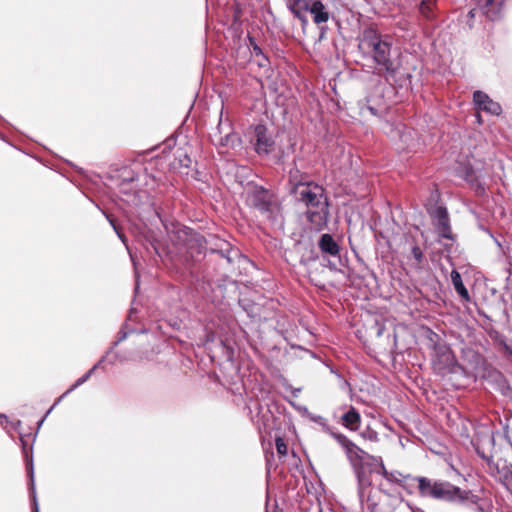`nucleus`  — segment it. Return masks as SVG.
<instances>
[{
  "label": "nucleus",
  "instance_id": "1",
  "mask_svg": "<svg viewBox=\"0 0 512 512\" xmlns=\"http://www.w3.org/2000/svg\"><path fill=\"white\" fill-rule=\"evenodd\" d=\"M334 439L345 451L346 457L353 467L358 483V496L361 502L368 500L372 480L370 475L365 471L363 461L365 451L358 447L354 442L340 433L332 434Z\"/></svg>",
  "mask_w": 512,
  "mask_h": 512
},
{
  "label": "nucleus",
  "instance_id": "28",
  "mask_svg": "<svg viewBox=\"0 0 512 512\" xmlns=\"http://www.w3.org/2000/svg\"><path fill=\"white\" fill-rule=\"evenodd\" d=\"M475 11H476V9H472V10L469 12V16H470L471 18H473V17L475 16Z\"/></svg>",
  "mask_w": 512,
  "mask_h": 512
},
{
  "label": "nucleus",
  "instance_id": "15",
  "mask_svg": "<svg viewBox=\"0 0 512 512\" xmlns=\"http://www.w3.org/2000/svg\"><path fill=\"white\" fill-rule=\"evenodd\" d=\"M499 480L507 490L512 486V466L504 465L499 470Z\"/></svg>",
  "mask_w": 512,
  "mask_h": 512
},
{
  "label": "nucleus",
  "instance_id": "4",
  "mask_svg": "<svg viewBox=\"0 0 512 512\" xmlns=\"http://www.w3.org/2000/svg\"><path fill=\"white\" fill-rule=\"evenodd\" d=\"M363 42L372 49L374 60L383 71H394L390 60L391 42L387 37L383 38L375 30L369 29L364 32Z\"/></svg>",
  "mask_w": 512,
  "mask_h": 512
},
{
  "label": "nucleus",
  "instance_id": "8",
  "mask_svg": "<svg viewBox=\"0 0 512 512\" xmlns=\"http://www.w3.org/2000/svg\"><path fill=\"white\" fill-rule=\"evenodd\" d=\"M477 6L491 20L499 17L503 0H476Z\"/></svg>",
  "mask_w": 512,
  "mask_h": 512
},
{
  "label": "nucleus",
  "instance_id": "25",
  "mask_svg": "<svg viewBox=\"0 0 512 512\" xmlns=\"http://www.w3.org/2000/svg\"><path fill=\"white\" fill-rule=\"evenodd\" d=\"M476 192L479 193V194L484 193V187L481 186L480 184H477L476 185Z\"/></svg>",
  "mask_w": 512,
  "mask_h": 512
},
{
  "label": "nucleus",
  "instance_id": "13",
  "mask_svg": "<svg viewBox=\"0 0 512 512\" xmlns=\"http://www.w3.org/2000/svg\"><path fill=\"white\" fill-rule=\"evenodd\" d=\"M451 281L453 283L455 290L461 296V298L465 301H469L470 296H469L468 290L465 288V286L462 282L460 273L457 272L456 270H453L451 272Z\"/></svg>",
  "mask_w": 512,
  "mask_h": 512
},
{
  "label": "nucleus",
  "instance_id": "23",
  "mask_svg": "<svg viewBox=\"0 0 512 512\" xmlns=\"http://www.w3.org/2000/svg\"><path fill=\"white\" fill-rule=\"evenodd\" d=\"M397 133L399 134L400 139H401L405 144L409 145V144L407 143V138H408V134H409V133H403V134H400V132H399V131H397Z\"/></svg>",
  "mask_w": 512,
  "mask_h": 512
},
{
  "label": "nucleus",
  "instance_id": "33",
  "mask_svg": "<svg viewBox=\"0 0 512 512\" xmlns=\"http://www.w3.org/2000/svg\"><path fill=\"white\" fill-rule=\"evenodd\" d=\"M119 238H121V241H124V238H122L121 234H119Z\"/></svg>",
  "mask_w": 512,
  "mask_h": 512
},
{
  "label": "nucleus",
  "instance_id": "27",
  "mask_svg": "<svg viewBox=\"0 0 512 512\" xmlns=\"http://www.w3.org/2000/svg\"><path fill=\"white\" fill-rule=\"evenodd\" d=\"M367 109L371 112V114L376 115V110L372 106H367Z\"/></svg>",
  "mask_w": 512,
  "mask_h": 512
},
{
  "label": "nucleus",
  "instance_id": "10",
  "mask_svg": "<svg viewBox=\"0 0 512 512\" xmlns=\"http://www.w3.org/2000/svg\"><path fill=\"white\" fill-rule=\"evenodd\" d=\"M319 248L323 253L329 254L331 256H337L340 251L338 243L330 234H323L320 237Z\"/></svg>",
  "mask_w": 512,
  "mask_h": 512
},
{
  "label": "nucleus",
  "instance_id": "9",
  "mask_svg": "<svg viewBox=\"0 0 512 512\" xmlns=\"http://www.w3.org/2000/svg\"><path fill=\"white\" fill-rule=\"evenodd\" d=\"M256 135V151L258 154H267L273 142L271 138L267 135L266 128L262 125H258L255 128Z\"/></svg>",
  "mask_w": 512,
  "mask_h": 512
},
{
  "label": "nucleus",
  "instance_id": "34",
  "mask_svg": "<svg viewBox=\"0 0 512 512\" xmlns=\"http://www.w3.org/2000/svg\"><path fill=\"white\" fill-rule=\"evenodd\" d=\"M508 491L512 493V486L508 489Z\"/></svg>",
  "mask_w": 512,
  "mask_h": 512
},
{
  "label": "nucleus",
  "instance_id": "35",
  "mask_svg": "<svg viewBox=\"0 0 512 512\" xmlns=\"http://www.w3.org/2000/svg\"><path fill=\"white\" fill-rule=\"evenodd\" d=\"M433 2H435V0H433Z\"/></svg>",
  "mask_w": 512,
  "mask_h": 512
},
{
  "label": "nucleus",
  "instance_id": "29",
  "mask_svg": "<svg viewBox=\"0 0 512 512\" xmlns=\"http://www.w3.org/2000/svg\"><path fill=\"white\" fill-rule=\"evenodd\" d=\"M466 180L469 181V182H472L473 178L469 174H467L466 175Z\"/></svg>",
  "mask_w": 512,
  "mask_h": 512
},
{
  "label": "nucleus",
  "instance_id": "16",
  "mask_svg": "<svg viewBox=\"0 0 512 512\" xmlns=\"http://www.w3.org/2000/svg\"><path fill=\"white\" fill-rule=\"evenodd\" d=\"M372 458H378L377 456H373L365 452L364 455V469L365 471L370 475L371 473H376L375 470L379 469V463L376 461H373Z\"/></svg>",
  "mask_w": 512,
  "mask_h": 512
},
{
  "label": "nucleus",
  "instance_id": "11",
  "mask_svg": "<svg viewBox=\"0 0 512 512\" xmlns=\"http://www.w3.org/2000/svg\"><path fill=\"white\" fill-rule=\"evenodd\" d=\"M343 426L351 431H356L361 424V416L358 411L350 407V409L341 418Z\"/></svg>",
  "mask_w": 512,
  "mask_h": 512
},
{
  "label": "nucleus",
  "instance_id": "2",
  "mask_svg": "<svg viewBox=\"0 0 512 512\" xmlns=\"http://www.w3.org/2000/svg\"><path fill=\"white\" fill-rule=\"evenodd\" d=\"M418 483L422 496L453 502L470 500L476 503L477 501V497L470 495V492L463 491L448 482H432L426 478H419Z\"/></svg>",
  "mask_w": 512,
  "mask_h": 512
},
{
  "label": "nucleus",
  "instance_id": "18",
  "mask_svg": "<svg viewBox=\"0 0 512 512\" xmlns=\"http://www.w3.org/2000/svg\"><path fill=\"white\" fill-rule=\"evenodd\" d=\"M434 4L435 2H433V0H422L419 5L420 13L426 18H430L432 16Z\"/></svg>",
  "mask_w": 512,
  "mask_h": 512
},
{
  "label": "nucleus",
  "instance_id": "14",
  "mask_svg": "<svg viewBox=\"0 0 512 512\" xmlns=\"http://www.w3.org/2000/svg\"><path fill=\"white\" fill-rule=\"evenodd\" d=\"M373 461H376L379 463V469L375 470L377 474L382 475L387 481L390 482H398L400 473L397 472H388L387 469L384 466L382 458H372Z\"/></svg>",
  "mask_w": 512,
  "mask_h": 512
},
{
  "label": "nucleus",
  "instance_id": "24",
  "mask_svg": "<svg viewBox=\"0 0 512 512\" xmlns=\"http://www.w3.org/2000/svg\"><path fill=\"white\" fill-rule=\"evenodd\" d=\"M7 422H8V418H7V416H6V415H4V414H0V425H2V426H3V425H4L5 423H7Z\"/></svg>",
  "mask_w": 512,
  "mask_h": 512
},
{
  "label": "nucleus",
  "instance_id": "30",
  "mask_svg": "<svg viewBox=\"0 0 512 512\" xmlns=\"http://www.w3.org/2000/svg\"><path fill=\"white\" fill-rule=\"evenodd\" d=\"M28 469H29V473H30V475H31V477H32V476H33V467H32V466H30Z\"/></svg>",
  "mask_w": 512,
  "mask_h": 512
},
{
  "label": "nucleus",
  "instance_id": "6",
  "mask_svg": "<svg viewBox=\"0 0 512 512\" xmlns=\"http://www.w3.org/2000/svg\"><path fill=\"white\" fill-rule=\"evenodd\" d=\"M473 100L477 109L492 115H499L502 111L500 104L490 99L489 96L482 91L474 92Z\"/></svg>",
  "mask_w": 512,
  "mask_h": 512
},
{
  "label": "nucleus",
  "instance_id": "17",
  "mask_svg": "<svg viewBox=\"0 0 512 512\" xmlns=\"http://www.w3.org/2000/svg\"><path fill=\"white\" fill-rule=\"evenodd\" d=\"M290 182L295 186V190L304 187L307 183L303 181V177L298 169L291 170L289 173Z\"/></svg>",
  "mask_w": 512,
  "mask_h": 512
},
{
  "label": "nucleus",
  "instance_id": "12",
  "mask_svg": "<svg viewBox=\"0 0 512 512\" xmlns=\"http://www.w3.org/2000/svg\"><path fill=\"white\" fill-rule=\"evenodd\" d=\"M309 11L313 15V21L316 24L325 23L329 19V14L320 1H314L310 6Z\"/></svg>",
  "mask_w": 512,
  "mask_h": 512
},
{
  "label": "nucleus",
  "instance_id": "19",
  "mask_svg": "<svg viewBox=\"0 0 512 512\" xmlns=\"http://www.w3.org/2000/svg\"><path fill=\"white\" fill-rule=\"evenodd\" d=\"M100 363H97L96 365H94L85 375H83L82 377H80L74 384L73 386L65 393H69L71 392L72 390H74L76 387L82 385L83 383H85L90 377L91 375L93 374V372L97 369V367L99 366Z\"/></svg>",
  "mask_w": 512,
  "mask_h": 512
},
{
  "label": "nucleus",
  "instance_id": "20",
  "mask_svg": "<svg viewBox=\"0 0 512 512\" xmlns=\"http://www.w3.org/2000/svg\"><path fill=\"white\" fill-rule=\"evenodd\" d=\"M360 436L363 439L371 441V442L379 441L378 433L370 427H366V429L360 433Z\"/></svg>",
  "mask_w": 512,
  "mask_h": 512
},
{
  "label": "nucleus",
  "instance_id": "5",
  "mask_svg": "<svg viewBox=\"0 0 512 512\" xmlns=\"http://www.w3.org/2000/svg\"><path fill=\"white\" fill-rule=\"evenodd\" d=\"M248 201L260 211L263 217L272 222L277 221L280 209L278 204L271 200V195L268 191L257 189L249 196Z\"/></svg>",
  "mask_w": 512,
  "mask_h": 512
},
{
  "label": "nucleus",
  "instance_id": "7",
  "mask_svg": "<svg viewBox=\"0 0 512 512\" xmlns=\"http://www.w3.org/2000/svg\"><path fill=\"white\" fill-rule=\"evenodd\" d=\"M433 218L441 237L450 238V226L446 209L438 207L433 211Z\"/></svg>",
  "mask_w": 512,
  "mask_h": 512
},
{
  "label": "nucleus",
  "instance_id": "3",
  "mask_svg": "<svg viewBox=\"0 0 512 512\" xmlns=\"http://www.w3.org/2000/svg\"><path fill=\"white\" fill-rule=\"evenodd\" d=\"M300 199L309 207L307 217L316 226H321L327 218V202L324 197V189L314 183L307 184L299 191Z\"/></svg>",
  "mask_w": 512,
  "mask_h": 512
},
{
  "label": "nucleus",
  "instance_id": "26",
  "mask_svg": "<svg viewBox=\"0 0 512 512\" xmlns=\"http://www.w3.org/2000/svg\"><path fill=\"white\" fill-rule=\"evenodd\" d=\"M235 139H236L235 135H228V136H226V143H228L229 141H234Z\"/></svg>",
  "mask_w": 512,
  "mask_h": 512
},
{
  "label": "nucleus",
  "instance_id": "21",
  "mask_svg": "<svg viewBox=\"0 0 512 512\" xmlns=\"http://www.w3.org/2000/svg\"><path fill=\"white\" fill-rule=\"evenodd\" d=\"M276 449H277L278 454H280L281 456H285L287 454V450H288L287 445L285 444L283 439H281V438L276 439Z\"/></svg>",
  "mask_w": 512,
  "mask_h": 512
},
{
  "label": "nucleus",
  "instance_id": "22",
  "mask_svg": "<svg viewBox=\"0 0 512 512\" xmlns=\"http://www.w3.org/2000/svg\"><path fill=\"white\" fill-rule=\"evenodd\" d=\"M413 258L416 260L418 264L422 262L423 259V253L421 249L418 246H414L411 250Z\"/></svg>",
  "mask_w": 512,
  "mask_h": 512
},
{
  "label": "nucleus",
  "instance_id": "31",
  "mask_svg": "<svg viewBox=\"0 0 512 512\" xmlns=\"http://www.w3.org/2000/svg\"><path fill=\"white\" fill-rule=\"evenodd\" d=\"M35 512H38V506H37V503H35Z\"/></svg>",
  "mask_w": 512,
  "mask_h": 512
},
{
  "label": "nucleus",
  "instance_id": "32",
  "mask_svg": "<svg viewBox=\"0 0 512 512\" xmlns=\"http://www.w3.org/2000/svg\"><path fill=\"white\" fill-rule=\"evenodd\" d=\"M119 238H121V241H124V238H122L121 234H119Z\"/></svg>",
  "mask_w": 512,
  "mask_h": 512
}]
</instances>
